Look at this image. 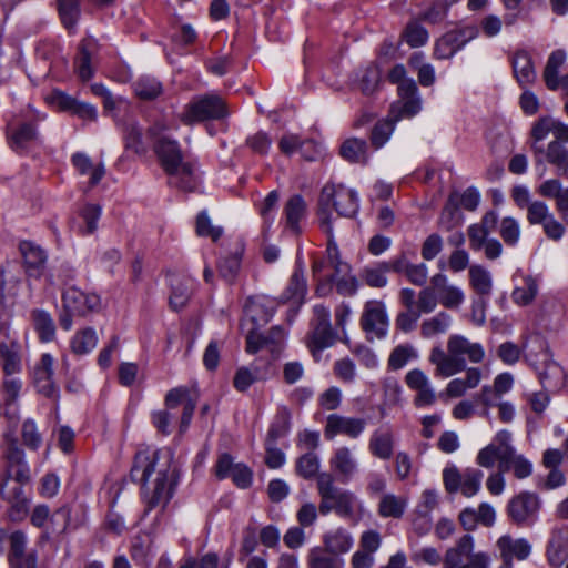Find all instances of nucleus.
<instances>
[{"mask_svg":"<svg viewBox=\"0 0 568 568\" xmlns=\"http://www.w3.org/2000/svg\"><path fill=\"white\" fill-rule=\"evenodd\" d=\"M37 139V131L33 124L23 123L18 129L11 132L9 136L10 146L20 151L28 146L32 141Z\"/></svg>","mask_w":568,"mask_h":568,"instance_id":"49","label":"nucleus"},{"mask_svg":"<svg viewBox=\"0 0 568 568\" xmlns=\"http://www.w3.org/2000/svg\"><path fill=\"white\" fill-rule=\"evenodd\" d=\"M476 462L484 468H493L496 462L498 465H503L504 457L496 444H489L478 452Z\"/></svg>","mask_w":568,"mask_h":568,"instance_id":"62","label":"nucleus"},{"mask_svg":"<svg viewBox=\"0 0 568 568\" xmlns=\"http://www.w3.org/2000/svg\"><path fill=\"white\" fill-rule=\"evenodd\" d=\"M278 146L286 155H291L297 150L304 151L306 148H312V154H304V159L307 161H315L321 154L318 145L313 140H301L298 135L292 133L284 134L280 140Z\"/></svg>","mask_w":568,"mask_h":568,"instance_id":"30","label":"nucleus"},{"mask_svg":"<svg viewBox=\"0 0 568 568\" xmlns=\"http://www.w3.org/2000/svg\"><path fill=\"white\" fill-rule=\"evenodd\" d=\"M307 294V283L304 274L303 262L297 258L294 272L292 273L288 283L281 294V301L284 303L292 302L293 304H302Z\"/></svg>","mask_w":568,"mask_h":568,"instance_id":"21","label":"nucleus"},{"mask_svg":"<svg viewBox=\"0 0 568 568\" xmlns=\"http://www.w3.org/2000/svg\"><path fill=\"white\" fill-rule=\"evenodd\" d=\"M321 229L328 236L326 252L328 265L334 270V274L332 276L348 274L351 267L347 263L341 260L338 246L334 241L333 225L331 224V215L326 213L325 210L321 211Z\"/></svg>","mask_w":568,"mask_h":568,"instance_id":"20","label":"nucleus"},{"mask_svg":"<svg viewBox=\"0 0 568 568\" xmlns=\"http://www.w3.org/2000/svg\"><path fill=\"white\" fill-rule=\"evenodd\" d=\"M170 283L172 288L169 300L170 306L174 311H179L187 304L193 293L195 281L190 277L173 276Z\"/></svg>","mask_w":568,"mask_h":568,"instance_id":"27","label":"nucleus"},{"mask_svg":"<svg viewBox=\"0 0 568 568\" xmlns=\"http://www.w3.org/2000/svg\"><path fill=\"white\" fill-rule=\"evenodd\" d=\"M333 373L343 383L352 384L356 378L355 363L348 357L337 359L333 365Z\"/></svg>","mask_w":568,"mask_h":568,"instance_id":"64","label":"nucleus"},{"mask_svg":"<svg viewBox=\"0 0 568 568\" xmlns=\"http://www.w3.org/2000/svg\"><path fill=\"white\" fill-rule=\"evenodd\" d=\"M317 493L321 498L318 510L323 516L335 513L352 521H357L361 517L362 501L353 491L337 487L332 474L324 471L317 476Z\"/></svg>","mask_w":568,"mask_h":568,"instance_id":"5","label":"nucleus"},{"mask_svg":"<svg viewBox=\"0 0 568 568\" xmlns=\"http://www.w3.org/2000/svg\"><path fill=\"white\" fill-rule=\"evenodd\" d=\"M332 78H343V80H352L351 90L359 91L365 95H372L381 89V73H326Z\"/></svg>","mask_w":568,"mask_h":568,"instance_id":"24","label":"nucleus"},{"mask_svg":"<svg viewBox=\"0 0 568 568\" xmlns=\"http://www.w3.org/2000/svg\"><path fill=\"white\" fill-rule=\"evenodd\" d=\"M366 419L361 417L329 414L324 426V437L332 440L337 436L357 439L366 429Z\"/></svg>","mask_w":568,"mask_h":568,"instance_id":"13","label":"nucleus"},{"mask_svg":"<svg viewBox=\"0 0 568 568\" xmlns=\"http://www.w3.org/2000/svg\"><path fill=\"white\" fill-rule=\"evenodd\" d=\"M324 549L338 556L348 552L354 544L352 535L345 528L332 529L323 535Z\"/></svg>","mask_w":568,"mask_h":568,"instance_id":"28","label":"nucleus"},{"mask_svg":"<svg viewBox=\"0 0 568 568\" xmlns=\"http://www.w3.org/2000/svg\"><path fill=\"white\" fill-rule=\"evenodd\" d=\"M485 358V349L480 343L470 342L466 336L453 334L447 339V351L439 346L430 349L428 361L435 366L434 375L447 378L462 373L467 362L479 364Z\"/></svg>","mask_w":568,"mask_h":568,"instance_id":"4","label":"nucleus"},{"mask_svg":"<svg viewBox=\"0 0 568 568\" xmlns=\"http://www.w3.org/2000/svg\"><path fill=\"white\" fill-rule=\"evenodd\" d=\"M499 234L508 246H515L520 237V225L517 220L506 216L500 221Z\"/></svg>","mask_w":568,"mask_h":568,"instance_id":"60","label":"nucleus"},{"mask_svg":"<svg viewBox=\"0 0 568 568\" xmlns=\"http://www.w3.org/2000/svg\"><path fill=\"white\" fill-rule=\"evenodd\" d=\"M538 293L537 281L532 276H526L523 285L516 286L511 293L514 303L520 306L530 304Z\"/></svg>","mask_w":568,"mask_h":568,"instance_id":"47","label":"nucleus"},{"mask_svg":"<svg viewBox=\"0 0 568 568\" xmlns=\"http://www.w3.org/2000/svg\"><path fill=\"white\" fill-rule=\"evenodd\" d=\"M417 356L418 354L412 345H398L392 351L388 357V367L394 371L400 369L409 361L417 358Z\"/></svg>","mask_w":568,"mask_h":568,"instance_id":"55","label":"nucleus"},{"mask_svg":"<svg viewBox=\"0 0 568 568\" xmlns=\"http://www.w3.org/2000/svg\"><path fill=\"white\" fill-rule=\"evenodd\" d=\"M308 568H343V560L322 547H313L307 554Z\"/></svg>","mask_w":568,"mask_h":568,"instance_id":"37","label":"nucleus"},{"mask_svg":"<svg viewBox=\"0 0 568 568\" xmlns=\"http://www.w3.org/2000/svg\"><path fill=\"white\" fill-rule=\"evenodd\" d=\"M540 506L541 501L537 494L521 491L508 501L507 514L516 525L530 526L538 519Z\"/></svg>","mask_w":568,"mask_h":568,"instance_id":"11","label":"nucleus"},{"mask_svg":"<svg viewBox=\"0 0 568 568\" xmlns=\"http://www.w3.org/2000/svg\"><path fill=\"white\" fill-rule=\"evenodd\" d=\"M439 303L449 310L458 308L465 301L462 288L455 285H444L438 294Z\"/></svg>","mask_w":568,"mask_h":568,"instance_id":"61","label":"nucleus"},{"mask_svg":"<svg viewBox=\"0 0 568 568\" xmlns=\"http://www.w3.org/2000/svg\"><path fill=\"white\" fill-rule=\"evenodd\" d=\"M539 379L546 390H556L565 384V372L557 363L548 362L539 372Z\"/></svg>","mask_w":568,"mask_h":568,"instance_id":"39","label":"nucleus"},{"mask_svg":"<svg viewBox=\"0 0 568 568\" xmlns=\"http://www.w3.org/2000/svg\"><path fill=\"white\" fill-rule=\"evenodd\" d=\"M546 159L554 164L561 174L568 173V150L560 141H551L548 144Z\"/></svg>","mask_w":568,"mask_h":568,"instance_id":"50","label":"nucleus"},{"mask_svg":"<svg viewBox=\"0 0 568 568\" xmlns=\"http://www.w3.org/2000/svg\"><path fill=\"white\" fill-rule=\"evenodd\" d=\"M328 464L333 477L336 476V478L344 484L351 481L359 469L354 452L347 446H339L334 449Z\"/></svg>","mask_w":568,"mask_h":568,"instance_id":"14","label":"nucleus"},{"mask_svg":"<svg viewBox=\"0 0 568 568\" xmlns=\"http://www.w3.org/2000/svg\"><path fill=\"white\" fill-rule=\"evenodd\" d=\"M101 216V207L95 204H88L81 211V217L84 222V227L80 229L83 235L92 234L98 229V221Z\"/></svg>","mask_w":568,"mask_h":568,"instance_id":"63","label":"nucleus"},{"mask_svg":"<svg viewBox=\"0 0 568 568\" xmlns=\"http://www.w3.org/2000/svg\"><path fill=\"white\" fill-rule=\"evenodd\" d=\"M285 336L284 328L278 325L273 326L266 335L252 329L246 336V352L255 354L262 348H268L272 354L278 356Z\"/></svg>","mask_w":568,"mask_h":568,"instance_id":"17","label":"nucleus"},{"mask_svg":"<svg viewBox=\"0 0 568 568\" xmlns=\"http://www.w3.org/2000/svg\"><path fill=\"white\" fill-rule=\"evenodd\" d=\"M444 36L458 51L478 36V29L474 24L463 26L446 32Z\"/></svg>","mask_w":568,"mask_h":568,"instance_id":"51","label":"nucleus"},{"mask_svg":"<svg viewBox=\"0 0 568 568\" xmlns=\"http://www.w3.org/2000/svg\"><path fill=\"white\" fill-rule=\"evenodd\" d=\"M395 439L389 427H378L371 434L368 440L369 453L382 460H388L394 454Z\"/></svg>","mask_w":568,"mask_h":568,"instance_id":"22","label":"nucleus"},{"mask_svg":"<svg viewBox=\"0 0 568 568\" xmlns=\"http://www.w3.org/2000/svg\"><path fill=\"white\" fill-rule=\"evenodd\" d=\"M72 163L80 174H91L90 184L97 185L105 174V169L102 163L93 165L91 159L84 153H74L72 155Z\"/></svg>","mask_w":568,"mask_h":568,"instance_id":"35","label":"nucleus"},{"mask_svg":"<svg viewBox=\"0 0 568 568\" xmlns=\"http://www.w3.org/2000/svg\"><path fill=\"white\" fill-rule=\"evenodd\" d=\"M98 341L99 338L95 329L92 327H85L74 334L70 346L74 354L84 355L95 348Z\"/></svg>","mask_w":568,"mask_h":568,"instance_id":"38","label":"nucleus"},{"mask_svg":"<svg viewBox=\"0 0 568 568\" xmlns=\"http://www.w3.org/2000/svg\"><path fill=\"white\" fill-rule=\"evenodd\" d=\"M389 326L385 304L381 301H367L361 316V327L368 341L382 339Z\"/></svg>","mask_w":568,"mask_h":568,"instance_id":"12","label":"nucleus"},{"mask_svg":"<svg viewBox=\"0 0 568 568\" xmlns=\"http://www.w3.org/2000/svg\"><path fill=\"white\" fill-rule=\"evenodd\" d=\"M396 123L397 122L390 119V115L388 114L385 119L378 121L374 125L371 133V143L376 150L386 144L395 130Z\"/></svg>","mask_w":568,"mask_h":568,"instance_id":"46","label":"nucleus"},{"mask_svg":"<svg viewBox=\"0 0 568 568\" xmlns=\"http://www.w3.org/2000/svg\"><path fill=\"white\" fill-rule=\"evenodd\" d=\"M33 325L42 342H51L55 336V325L51 315L43 310H34L31 313Z\"/></svg>","mask_w":568,"mask_h":568,"instance_id":"43","label":"nucleus"},{"mask_svg":"<svg viewBox=\"0 0 568 568\" xmlns=\"http://www.w3.org/2000/svg\"><path fill=\"white\" fill-rule=\"evenodd\" d=\"M242 254L243 246L239 244L232 254L222 257L219 262L220 275L229 283L234 281L240 271Z\"/></svg>","mask_w":568,"mask_h":568,"instance_id":"45","label":"nucleus"},{"mask_svg":"<svg viewBox=\"0 0 568 568\" xmlns=\"http://www.w3.org/2000/svg\"><path fill=\"white\" fill-rule=\"evenodd\" d=\"M333 205L338 215L344 217H354L359 209V200L357 192L346 187L343 184H326L321 192L318 219L321 220V211L325 210L332 216L326 206Z\"/></svg>","mask_w":568,"mask_h":568,"instance_id":"10","label":"nucleus"},{"mask_svg":"<svg viewBox=\"0 0 568 568\" xmlns=\"http://www.w3.org/2000/svg\"><path fill=\"white\" fill-rule=\"evenodd\" d=\"M403 38L412 48H417L428 41V32L418 21H412L407 24Z\"/></svg>","mask_w":568,"mask_h":568,"instance_id":"59","label":"nucleus"},{"mask_svg":"<svg viewBox=\"0 0 568 568\" xmlns=\"http://www.w3.org/2000/svg\"><path fill=\"white\" fill-rule=\"evenodd\" d=\"M484 473L480 469L466 468L463 471V479L458 491L467 498L475 496L481 488Z\"/></svg>","mask_w":568,"mask_h":568,"instance_id":"48","label":"nucleus"},{"mask_svg":"<svg viewBox=\"0 0 568 568\" xmlns=\"http://www.w3.org/2000/svg\"><path fill=\"white\" fill-rule=\"evenodd\" d=\"M341 156L357 164H366L369 159L368 144L366 140L359 138L346 139L339 148Z\"/></svg>","mask_w":568,"mask_h":568,"instance_id":"29","label":"nucleus"},{"mask_svg":"<svg viewBox=\"0 0 568 568\" xmlns=\"http://www.w3.org/2000/svg\"><path fill=\"white\" fill-rule=\"evenodd\" d=\"M179 405H183L180 433H184L189 428L195 410V402L191 398L186 387L181 386L172 388L165 396V407L168 409H174Z\"/></svg>","mask_w":568,"mask_h":568,"instance_id":"19","label":"nucleus"},{"mask_svg":"<svg viewBox=\"0 0 568 568\" xmlns=\"http://www.w3.org/2000/svg\"><path fill=\"white\" fill-rule=\"evenodd\" d=\"M70 524L71 509L69 506H62L51 514L47 534H63L68 530Z\"/></svg>","mask_w":568,"mask_h":568,"instance_id":"56","label":"nucleus"},{"mask_svg":"<svg viewBox=\"0 0 568 568\" xmlns=\"http://www.w3.org/2000/svg\"><path fill=\"white\" fill-rule=\"evenodd\" d=\"M63 312L59 317L60 326L64 331L72 327V316L84 317L98 312L101 307V298L94 293H85L75 286H70L62 293Z\"/></svg>","mask_w":568,"mask_h":568,"instance_id":"9","label":"nucleus"},{"mask_svg":"<svg viewBox=\"0 0 568 568\" xmlns=\"http://www.w3.org/2000/svg\"><path fill=\"white\" fill-rule=\"evenodd\" d=\"M452 324V316L445 312H439L435 316L425 320L420 325V335L424 338H430L448 331Z\"/></svg>","mask_w":568,"mask_h":568,"instance_id":"42","label":"nucleus"},{"mask_svg":"<svg viewBox=\"0 0 568 568\" xmlns=\"http://www.w3.org/2000/svg\"><path fill=\"white\" fill-rule=\"evenodd\" d=\"M387 273L386 261H383L365 266L362 270L361 277L368 286L382 288L387 285Z\"/></svg>","mask_w":568,"mask_h":568,"instance_id":"41","label":"nucleus"},{"mask_svg":"<svg viewBox=\"0 0 568 568\" xmlns=\"http://www.w3.org/2000/svg\"><path fill=\"white\" fill-rule=\"evenodd\" d=\"M2 459L4 474L0 477V495L18 513L27 511V499L23 497L22 485L30 479V469L24 459V452L11 435H4Z\"/></svg>","mask_w":568,"mask_h":568,"instance_id":"3","label":"nucleus"},{"mask_svg":"<svg viewBox=\"0 0 568 568\" xmlns=\"http://www.w3.org/2000/svg\"><path fill=\"white\" fill-rule=\"evenodd\" d=\"M408 388L416 392L414 405L418 408L432 406L436 402V394L429 377L419 368H413L405 375Z\"/></svg>","mask_w":568,"mask_h":568,"instance_id":"18","label":"nucleus"},{"mask_svg":"<svg viewBox=\"0 0 568 568\" xmlns=\"http://www.w3.org/2000/svg\"><path fill=\"white\" fill-rule=\"evenodd\" d=\"M307 204L300 194L288 197L283 207L285 227L294 234L302 232L301 223L306 217Z\"/></svg>","mask_w":568,"mask_h":568,"instance_id":"23","label":"nucleus"},{"mask_svg":"<svg viewBox=\"0 0 568 568\" xmlns=\"http://www.w3.org/2000/svg\"><path fill=\"white\" fill-rule=\"evenodd\" d=\"M457 197H458V193L453 192L449 195V197L440 213L438 224H439L440 229H443L445 231H450L455 226H457L462 223V214L457 206Z\"/></svg>","mask_w":568,"mask_h":568,"instance_id":"40","label":"nucleus"},{"mask_svg":"<svg viewBox=\"0 0 568 568\" xmlns=\"http://www.w3.org/2000/svg\"><path fill=\"white\" fill-rule=\"evenodd\" d=\"M498 221V213L490 210L483 215L478 223H473L467 227L469 247L474 252L484 251L485 257L488 260H497L503 253L500 241L489 237L497 227Z\"/></svg>","mask_w":568,"mask_h":568,"instance_id":"6","label":"nucleus"},{"mask_svg":"<svg viewBox=\"0 0 568 568\" xmlns=\"http://www.w3.org/2000/svg\"><path fill=\"white\" fill-rule=\"evenodd\" d=\"M547 558L554 567H560L568 558V539L561 532H552L547 548Z\"/></svg>","mask_w":568,"mask_h":568,"instance_id":"36","label":"nucleus"},{"mask_svg":"<svg viewBox=\"0 0 568 568\" xmlns=\"http://www.w3.org/2000/svg\"><path fill=\"white\" fill-rule=\"evenodd\" d=\"M19 251L27 277L38 280L43 276L48 262L47 252L32 241L20 242Z\"/></svg>","mask_w":568,"mask_h":568,"instance_id":"16","label":"nucleus"},{"mask_svg":"<svg viewBox=\"0 0 568 568\" xmlns=\"http://www.w3.org/2000/svg\"><path fill=\"white\" fill-rule=\"evenodd\" d=\"M172 459L170 449H142L135 454L131 479L141 485L149 510L164 506L173 496L176 478Z\"/></svg>","mask_w":568,"mask_h":568,"instance_id":"1","label":"nucleus"},{"mask_svg":"<svg viewBox=\"0 0 568 568\" xmlns=\"http://www.w3.org/2000/svg\"><path fill=\"white\" fill-rule=\"evenodd\" d=\"M338 335L332 327L328 326H311V331L306 338V345L311 353L316 356L317 353L332 347L337 341Z\"/></svg>","mask_w":568,"mask_h":568,"instance_id":"26","label":"nucleus"},{"mask_svg":"<svg viewBox=\"0 0 568 568\" xmlns=\"http://www.w3.org/2000/svg\"><path fill=\"white\" fill-rule=\"evenodd\" d=\"M291 428V414L286 408H282L275 416L267 433V442L276 443L284 437Z\"/></svg>","mask_w":568,"mask_h":568,"instance_id":"54","label":"nucleus"},{"mask_svg":"<svg viewBox=\"0 0 568 568\" xmlns=\"http://www.w3.org/2000/svg\"><path fill=\"white\" fill-rule=\"evenodd\" d=\"M497 548L503 560H525L531 552V545L527 539H514L509 535H504L497 540Z\"/></svg>","mask_w":568,"mask_h":568,"instance_id":"25","label":"nucleus"},{"mask_svg":"<svg viewBox=\"0 0 568 568\" xmlns=\"http://www.w3.org/2000/svg\"><path fill=\"white\" fill-rule=\"evenodd\" d=\"M407 508V498L392 493L384 494L378 503L377 513L382 518L399 519Z\"/></svg>","mask_w":568,"mask_h":568,"instance_id":"31","label":"nucleus"},{"mask_svg":"<svg viewBox=\"0 0 568 568\" xmlns=\"http://www.w3.org/2000/svg\"><path fill=\"white\" fill-rule=\"evenodd\" d=\"M98 50L99 45L94 38L89 37L83 39L75 57V71H93V69L98 67Z\"/></svg>","mask_w":568,"mask_h":568,"instance_id":"32","label":"nucleus"},{"mask_svg":"<svg viewBox=\"0 0 568 568\" xmlns=\"http://www.w3.org/2000/svg\"><path fill=\"white\" fill-rule=\"evenodd\" d=\"M134 92L142 100H152L162 93V85L154 78L144 75L134 83Z\"/></svg>","mask_w":568,"mask_h":568,"instance_id":"57","label":"nucleus"},{"mask_svg":"<svg viewBox=\"0 0 568 568\" xmlns=\"http://www.w3.org/2000/svg\"><path fill=\"white\" fill-rule=\"evenodd\" d=\"M227 115L229 110L224 99L210 93L196 95L185 104L180 120L185 125H193L210 120H222Z\"/></svg>","mask_w":568,"mask_h":568,"instance_id":"7","label":"nucleus"},{"mask_svg":"<svg viewBox=\"0 0 568 568\" xmlns=\"http://www.w3.org/2000/svg\"><path fill=\"white\" fill-rule=\"evenodd\" d=\"M501 473L513 471L517 479H525L532 474V464L524 455L516 452L505 456L503 465H498Z\"/></svg>","mask_w":568,"mask_h":568,"instance_id":"33","label":"nucleus"},{"mask_svg":"<svg viewBox=\"0 0 568 568\" xmlns=\"http://www.w3.org/2000/svg\"><path fill=\"white\" fill-rule=\"evenodd\" d=\"M53 363L54 359L49 353L42 354L33 368V382L38 393L50 399L58 400L60 392L53 382Z\"/></svg>","mask_w":568,"mask_h":568,"instance_id":"15","label":"nucleus"},{"mask_svg":"<svg viewBox=\"0 0 568 568\" xmlns=\"http://www.w3.org/2000/svg\"><path fill=\"white\" fill-rule=\"evenodd\" d=\"M469 284L480 296H489L493 291L491 274L484 266L475 264L469 267Z\"/></svg>","mask_w":568,"mask_h":568,"instance_id":"34","label":"nucleus"},{"mask_svg":"<svg viewBox=\"0 0 568 568\" xmlns=\"http://www.w3.org/2000/svg\"><path fill=\"white\" fill-rule=\"evenodd\" d=\"M320 469V458L313 453L308 452L302 456H300L296 460V474L304 479H311L315 476L317 477L321 473Z\"/></svg>","mask_w":568,"mask_h":568,"instance_id":"53","label":"nucleus"},{"mask_svg":"<svg viewBox=\"0 0 568 568\" xmlns=\"http://www.w3.org/2000/svg\"><path fill=\"white\" fill-rule=\"evenodd\" d=\"M124 144L128 151H132L138 155H142L146 152V148L142 139V129L136 123H130L125 128Z\"/></svg>","mask_w":568,"mask_h":568,"instance_id":"58","label":"nucleus"},{"mask_svg":"<svg viewBox=\"0 0 568 568\" xmlns=\"http://www.w3.org/2000/svg\"><path fill=\"white\" fill-rule=\"evenodd\" d=\"M390 83L397 84L398 99L392 103L388 114L398 122L410 119L422 110V99L414 80L406 79L405 73H388Z\"/></svg>","mask_w":568,"mask_h":568,"instance_id":"8","label":"nucleus"},{"mask_svg":"<svg viewBox=\"0 0 568 568\" xmlns=\"http://www.w3.org/2000/svg\"><path fill=\"white\" fill-rule=\"evenodd\" d=\"M165 130L164 124L156 123L148 131L149 135L154 139L153 151L159 164L169 176L171 186L192 192L199 184L196 164L184 158L181 145L176 140L169 136H159Z\"/></svg>","mask_w":568,"mask_h":568,"instance_id":"2","label":"nucleus"},{"mask_svg":"<svg viewBox=\"0 0 568 568\" xmlns=\"http://www.w3.org/2000/svg\"><path fill=\"white\" fill-rule=\"evenodd\" d=\"M58 10L63 26L74 28L81 13L80 0H58Z\"/></svg>","mask_w":568,"mask_h":568,"instance_id":"52","label":"nucleus"},{"mask_svg":"<svg viewBox=\"0 0 568 568\" xmlns=\"http://www.w3.org/2000/svg\"><path fill=\"white\" fill-rule=\"evenodd\" d=\"M0 359L6 375H13L21 368L20 357L18 355V345L13 342H0Z\"/></svg>","mask_w":568,"mask_h":568,"instance_id":"44","label":"nucleus"}]
</instances>
